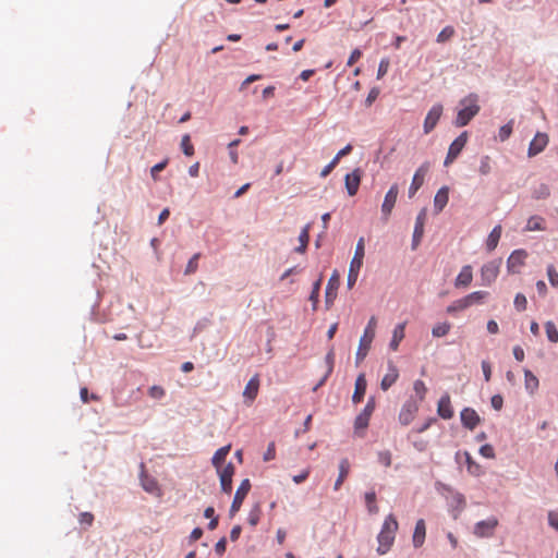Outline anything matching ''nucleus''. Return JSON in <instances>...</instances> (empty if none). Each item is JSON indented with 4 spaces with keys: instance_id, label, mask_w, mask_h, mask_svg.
I'll return each mask as SVG.
<instances>
[{
    "instance_id": "f8f14e48",
    "label": "nucleus",
    "mask_w": 558,
    "mask_h": 558,
    "mask_svg": "<svg viewBox=\"0 0 558 558\" xmlns=\"http://www.w3.org/2000/svg\"><path fill=\"white\" fill-rule=\"evenodd\" d=\"M340 284V276L337 270L331 274L325 290V304L330 308L337 298V291Z\"/></svg>"
},
{
    "instance_id": "f257e3e1",
    "label": "nucleus",
    "mask_w": 558,
    "mask_h": 558,
    "mask_svg": "<svg viewBox=\"0 0 558 558\" xmlns=\"http://www.w3.org/2000/svg\"><path fill=\"white\" fill-rule=\"evenodd\" d=\"M397 530L398 521L396 520L395 515L390 513L385 518L381 530L377 535V553L379 555H385L389 551L395 542Z\"/></svg>"
},
{
    "instance_id": "f3484780",
    "label": "nucleus",
    "mask_w": 558,
    "mask_h": 558,
    "mask_svg": "<svg viewBox=\"0 0 558 558\" xmlns=\"http://www.w3.org/2000/svg\"><path fill=\"white\" fill-rule=\"evenodd\" d=\"M428 171V163H423L414 173L411 185L409 187V197H413L418 189L423 185L425 173Z\"/></svg>"
},
{
    "instance_id": "20e7f679",
    "label": "nucleus",
    "mask_w": 558,
    "mask_h": 558,
    "mask_svg": "<svg viewBox=\"0 0 558 558\" xmlns=\"http://www.w3.org/2000/svg\"><path fill=\"white\" fill-rule=\"evenodd\" d=\"M377 320L375 316H372L365 327L364 333L360 339V344L355 353V364L359 365L367 355L373 339L375 338V328Z\"/></svg>"
},
{
    "instance_id": "bf43d9fd",
    "label": "nucleus",
    "mask_w": 558,
    "mask_h": 558,
    "mask_svg": "<svg viewBox=\"0 0 558 558\" xmlns=\"http://www.w3.org/2000/svg\"><path fill=\"white\" fill-rule=\"evenodd\" d=\"M168 165V159H163L162 161L156 163L155 166L151 167L150 169V174L153 177L154 180L157 179V174L162 171Z\"/></svg>"
},
{
    "instance_id": "4468645a",
    "label": "nucleus",
    "mask_w": 558,
    "mask_h": 558,
    "mask_svg": "<svg viewBox=\"0 0 558 558\" xmlns=\"http://www.w3.org/2000/svg\"><path fill=\"white\" fill-rule=\"evenodd\" d=\"M527 258V252L523 248L514 250L507 259V270L509 274H518L519 268L524 265Z\"/></svg>"
},
{
    "instance_id": "bb28decb",
    "label": "nucleus",
    "mask_w": 558,
    "mask_h": 558,
    "mask_svg": "<svg viewBox=\"0 0 558 558\" xmlns=\"http://www.w3.org/2000/svg\"><path fill=\"white\" fill-rule=\"evenodd\" d=\"M259 388V379L258 376H253L246 384L245 389L243 391V396L248 399L250 401H253L258 392Z\"/></svg>"
},
{
    "instance_id": "f704fd0d",
    "label": "nucleus",
    "mask_w": 558,
    "mask_h": 558,
    "mask_svg": "<svg viewBox=\"0 0 558 558\" xmlns=\"http://www.w3.org/2000/svg\"><path fill=\"white\" fill-rule=\"evenodd\" d=\"M141 485L143 489L147 493H155L158 489V483L155 478L142 474L141 476Z\"/></svg>"
},
{
    "instance_id": "0eeeda50",
    "label": "nucleus",
    "mask_w": 558,
    "mask_h": 558,
    "mask_svg": "<svg viewBox=\"0 0 558 558\" xmlns=\"http://www.w3.org/2000/svg\"><path fill=\"white\" fill-rule=\"evenodd\" d=\"M497 526L498 519L496 517H489L486 520L476 522L473 529V533L475 536L481 538L492 537Z\"/></svg>"
},
{
    "instance_id": "4c0bfd02",
    "label": "nucleus",
    "mask_w": 558,
    "mask_h": 558,
    "mask_svg": "<svg viewBox=\"0 0 558 558\" xmlns=\"http://www.w3.org/2000/svg\"><path fill=\"white\" fill-rule=\"evenodd\" d=\"M464 456H465L468 472L475 476L480 475L481 474V465L473 460L472 456L468 451L464 452Z\"/></svg>"
},
{
    "instance_id": "cd10ccee",
    "label": "nucleus",
    "mask_w": 558,
    "mask_h": 558,
    "mask_svg": "<svg viewBox=\"0 0 558 558\" xmlns=\"http://www.w3.org/2000/svg\"><path fill=\"white\" fill-rule=\"evenodd\" d=\"M350 472V462L343 458L339 462V475L335 482L333 489L338 490Z\"/></svg>"
},
{
    "instance_id": "7ed1b4c3",
    "label": "nucleus",
    "mask_w": 558,
    "mask_h": 558,
    "mask_svg": "<svg viewBox=\"0 0 558 558\" xmlns=\"http://www.w3.org/2000/svg\"><path fill=\"white\" fill-rule=\"evenodd\" d=\"M365 255V245H364V238H360L356 246L354 256L351 259L348 278H347V286L349 289H352L354 284L356 283L360 269L363 265V258Z\"/></svg>"
},
{
    "instance_id": "2eb2a0df",
    "label": "nucleus",
    "mask_w": 558,
    "mask_h": 558,
    "mask_svg": "<svg viewBox=\"0 0 558 558\" xmlns=\"http://www.w3.org/2000/svg\"><path fill=\"white\" fill-rule=\"evenodd\" d=\"M460 420L463 427L470 430H473L481 423V417L477 412L469 407L462 409Z\"/></svg>"
},
{
    "instance_id": "338daca9",
    "label": "nucleus",
    "mask_w": 558,
    "mask_h": 558,
    "mask_svg": "<svg viewBox=\"0 0 558 558\" xmlns=\"http://www.w3.org/2000/svg\"><path fill=\"white\" fill-rule=\"evenodd\" d=\"M276 457V447H275V442H270L264 453V461H270L272 459H275Z\"/></svg>"
},
{
    "instance_id": "473e14b6",
    "label": "nucleus",
    "mask_w": 558,
    "mask_h": 558,
    "mask_svg": "<svg viewBox=\"0 0 558 558\" xmlns=\"http://www.w3.org/2000/svg\"><path fill=\"white\" fill-rule=\"evenodd\" d=\"M372 416L371 412L365 411L364 409L361 411L359 415H356L354 420V429L359 432L360 429H366L369 424V418Z\"/></svg>"
},
{
    "instance_id": "a19ab883",
    "label": "nucleus",
    "mask_w": 558,
    "mask_h": 558,
    "mask_svg": "<svg viewBox=\"0 0 558 558\" xmlns=\"http://www.w3.org/2000/svg\"><path fill=\"white\" fill-rule=\"evenodd\" d=\"M469 306V304L466 303V301L464 300V298H461L459 300H456L453 301L448 307H447V313L448 314H454L457 312H461V311H464L466 310Z\"/></svg>"
},
{
    "instance_id": "c03bdc74",
    "label": "nucleus",
    "mask_w": 558,
    "mask_h": 558,
    "mask_svg": "<svg viewBox=\"0 0 558 558\" xmlns=\"http://www.w3.org/2000/svg\"><path fill=\"white\" fill-rule=\"evenodd\" d=\"M456 34V31L452 26H446L441 29V32L437 35V43L444 44L450 40Z\"/></svg>"
},
{
    "instance_id": "4be33fe9",
    "label": "nucleus",
    "mask_w": 558,
    "mask_h": 558,
    "mask_svg": "<svg viewBox=\"0 0 558 558\" xmlns=\"http://www.w3.org/2000/svg\"><path fill=\"white\" fill-rule=\"evenodd\" d=\"M449 201V187L441 186L434 197V209L436 214L442 211Z\"/></svg>"
},
{
    "instance_id": "49530a36",
    "label": "nucleus",
    "mask_w": 558,
    "mask_h": 558,
    "mask_svg": "<svg viewBox=\"0 0 558 558\" xmlns=\"http://www.w3.org/2000/svg\"><path fill=\"white\" fill-rule=\"evenodd\" d=\"M199 257H201V253H195L190 258V260L187 262L186 267L184 269L185 275L194 274L197 270Z\"/></svg>"
},
{
    "instance_id": "6ab92c4d",
    "label": "nucleus",
    "mask_w": 558,
    "mask_h": 558,
    "mask_svg": "<svg viewBox=\"0 0 558 558\" xmlns=\"http://www.w3.org/2000/svg\"><path fill=\"white\" fill-rule=\"evenodd\" d=\"M366 388H367V381L365 378V374L361 373L357 375V377L355 379V388H354V392L352 395V402L354 404H357L363 401L365 392H366Z\"/></svg>"
},
{
    "instance_id": "393cba45",
    "label": "nucleus",
    "mask_w": 558,
    "mask_h": 558,
    "mask_svg": "<svg viewBox=\"0 0 558 558\" xmlns=\"http://www.w3.org/2000/svg\"><path fill=\"white\" fill-rule=\"evenodd\" d=\"M465 143L466 142H451V144L449 146V149H448V153H447V156H446L445 161H444V166L445 167H448L449 165H451L456 160V158L462 151Z\"/></svg>"
},
{
    "instance_id": "6e6d98bb",
    "label": "nucleus",
    "mask_w": 558,
    "mask_h": 558,
    "mask_svg": "<svg viewBox=\"0 0 558 558\" xmlns=\"http://www.w3.org/2000/svg\"><path fill=\"white\" fill-rule=\"evenodd\" d=\"M378 462L385 466L391 465V452L389 450L378 452Z\"/></svg>"
},
{
    "instance_id": "58836bf2",
    "label": "nucleus",
    "mask_w": 558,
    "mask_h": 558,
    "mask_svg": "<svg viewBox=\"0 0 558 558\" xmlns=\"http://www.w3.org/2000/svg\"><path fill=\"white\" fill-rule=\"evenodd\" d=\"M487 295H488L487 291H474L463 298L466 301V303L469 304V306H472L475 303H480Z\"/></svg>"
},
{
    "instance_id": "423d86ee",
    "label": "nucleus",
    "mask_w": 558,
    "mask_h": 558,
    "mask_svg": "<svg viewBox=\"0 0 558 558\" xmlns=\"http://www.w3.org/2000/svg\"><path fill=\"white\" fill-rule=\"evenodd\" d=\"M502 264L501 258H496L484 264L481 268V280L482 286H490L498 277L500 266Z\"/></svg>"
},
{
    "instance_id": "680f3d73",
    "label": "nucleus",
    "mask_w": 558,
    "mask_h": 558,
    "mask_svg": "<svg viewBox=\"0 0 558 558\" xmlns=\"http://www.w3.org/2000/svg\"><path fill=\"white\" fill-rule=\"evenodd\" d=\"M485 381H489L492 377V365L488 361L483 360L481 363Z\"/></svg>"
},
{
    "instance_id": "9d476101",
    "label": "nucleus",
    "mask_w": 558,
    "mask_h": 558,
    "mask_svg": "<svg viewBox=\"0 0 558 558\" xmlns=\"http://www.w3.org/2000/svg\"><path fill=\"white\" fill-rule=\"evenodd\" d=\"M235 468L232 462H229L223 468L217 469L220 488L225 494H230L232 492V477L234 475Z\"/></svg>"
},
{
    "instance_id": "864d4df0",
    "label": "nucleus",
    "mask_w": 558,
    "mask_h": 558,
    "mask_svg": "<svg viewBox=\"0 0 558 558\" xmlns=\"http://www.w3.org/2000/svg\"><path fill=\"white\" fill-rule=\"evenodd\" d=\"M436 422H437L436 417H434V416L428 417L422 425L414 427L413 432L422 434V433L426 432Z\"/></svg>"
},
{
    "instance_id": "de8ad7c7",
    "label": "nucleus",
    "mask_w": 558,
    "mask_h": 558,
    "mask_svg": "<svg viewBox=\"0 0 558 558\" xmlns=\"http://www.w3.org/2000/svg\"><path fill=\"white\" fill-rule=\"evenodd\" d=\"M413 389L418 398V403L424 400L427 388L423 380L416 379L413 384Z\"/></svg>"
},
{
    "instance_id": "052dcab7",
    "label": "nucleus",
    "mask_w": 558,
    "mask_h": 558,
    "mask_svg": "<svg viewBox=\"0 0 558 558\" xmlns=\"http://www.w3.org/2000/svg\"><path fill=\"white\" fill-rule=\"evenodd\" d=\"M388 69H389V60L383 59L379 62V66H378V71H377V78L380 80L381 77H384L387 74Z\"/></svg>"
},
{
    "instance_id": "6e6552de",
    "label": "nucleus",
    "mask_w": 558,
    "mask_h": 558,
    "mask_svg": "<svg viewBox=\"0 0 558 558\" xmlns=\"http://www.w3.org/2000/svg\"><path fill=\"white\" fill-rule=\"evenodd\" d=\"M251 482L248 478H244L238 487L232 504L229 509V515L232 518L241 508L246 495L251 489Z\"/></svg>"
},
{
    "instance_id": "a211bd4d",
    "label": "nucleus",
    "mask_w": 558,
    "mask_h": 558,
    "mask_svg": "<svg viewBox=\"0 0 558 558\" xmlns=\"http://www.w3.org/2000/svg\"><path fill=\"white\" fill-rule=\"evenodd\" d=\"M437 414L444 420H450L453 417L454 412L448 393L440 397L437 404Z\"/></svg>"
},
{
    "instance_id": "774afa93",
    "label": "nucleus",
    "mask_w": 558,
    "mask_h": 558,
    "mask_svg": "<svg viewBox=\"0 0 558 558\" xmlns=\"http://www.w3.org/2000/svg\"><path fill=\"white\" fill-rule=\"evenodd\" d=\"M548 524L558 531V511L548 512Z\"/></svg>"
},
{
    "instance_id": "b1692460",
    "label": "nucleus",
    "mask_w": 558,
    "mask_h": 558,
    "mask_svg": "<svg viewBox=\"0 0 558 558\" xmlns=\"http://www.w3.org/2000/svg\"><path fill=\"white\" fill-rule=\"evenodd\" d=\"M472 279H473L472 267L470 265H465L462 267L461 271L457 276V278L454 280V286L457 288H460V287L465 288L472 282Z\"/></svg>"
},
{
    "instance_id": "9b49d317",
    "label": "nucleus",
    "mask_w": 558,
    "mask_h": 558,
    "mask_svg": "<svg viewBox=\"0 0 558 558\" xmlns=\"http://www.w3.org/2000/svg\"><path fill=\"white\" fill-rule=\"evenodd\" d=\"M425 221H426V209L423 208L417 214V216L415 218V225H414V230H413L412 241H411V250L412 251H415L422 241V238L424 235Z\"/></svg>"
},
{
    "instance_id": "5701e85b",
    "label": "nucleus",
    "mask_w": 558,
    "mask_h": 558,
    "mask_svg": "<svg viewBox=\"0 0 558 558\" xmlns=\"http://www.w3.org/2000/svg\"><path fill=\"white\" fill-rule=\"evenodd\" d=\"M426 535V526L425 521L423 519H418L415 523L414 533H413V546L415 548L421 547L424 544Z\"/></svg>"
},
{
    "instance_id": "39448f33",
    "label": "nucleus",
    "mask_w": 558,
    "mask_h": 558,
    "mask_svg": "<svg viewBox=\"0 0 558 558\" xmlns=\"http://www.w3.org/2000/svg\"><path fill=\"white\" fill-rule=\"evenodd\" d=\"M441 487L451 494V497L448 498V507L449 511L451 512L452 518L456 520L460 515V513L465 508L466 501L465 497L459 493L456 492L452 487L446 484H441Z\"/></svg>"
},
{
    "instance_id": "a18cd8bd",
    "label": "nucleus",
    "mask_w": 558,
    "mask_h": 558,
    "mask_svg": "<svg viewBox=\"0 0 558 558\" xmlns=\"http://www.w3.org/2000/svg\"><path fill=\"white\" fill-rule=\"evenodd\" d=\"M548 142H530L527 155L529 157H534L537 154L542 153Z\"/></svg>"
},
{
    "instance_id": "37998d69",
    "label": "nucleus",
    "mask_w": 558,
    "mask_h": 558,
    "mask_svg": "<svg viewBox=\"0 0 558 558\" xmlns=\"http://www.w3.org/2000/svg\"><path fill=\"white\" fill-rule=\"evenodd\" d=\"M545 331H546L547 338L550 342H553V343L558 342V329L551 320H548L545 323Z\"/></svg>"
},
{
    "instance_id": "79ce46f5",
    "label": "nucleus",
    "mask_w": 558,
    "mask_h": 558,
    "mask_svg": "<svg viewBox=\"0 0 558 558\" xmlns=\"http://www.w3.org/2000/svg\"><path fill=\"white\" fill-rule=\"evenodd\" d=\"M260 513H262L260 505L257 502L253 506V508L251 509V511L248 513L247 522L250 523V525L256 526L258 524V522L260 520Z\"/></svg>"
},
{
    "instance_id": "2f4dec72",
    "label": "nucleus",
    "mask_w": 558,
    "mask_h": 558,
    "mask_svg": "<svg viewBox=\"0 0 558 558\" xmlns=\"http://www.w3.org/2000/svg\"><path fill=\"white\" fill-rule=\"evenodd\" d=\"M310 225H306L301 230L299 234L300 245L294 248L296 253H304L306 251L310 241Z\"/></svg>"
},
{
    "instance_id": "69168bd1",
    "label": "nucleus",
    "mask_w": 558,
    "mask_h": 558,
    "mask_svg": "<svg viewBox=\"0 0 558 558\" xmlns=\"http://www.w3.org/2000/svg\"><path fill=\"white\" fill-rule=\"evenodd\" d=\"M78 521L81 524H86L90 526L94 522V515L90 512H81L78 517Z\"/></svg>"
},
{
    "instance_id": "7c9ffc66",
    "label": "nucleus",
    "mask_w": 558,
    "mask_h": 558,
    "mask_svg": "<svg viewBox=\"0 0 558 558\" xmlns=\"http://www.w3.org/2000/svg\"><path fill=\"white\" fill-rule=\"evenodd\" d=\"M230 445L219 448L211 458V463L216 469L223 468L222 464L226 460L227 454L230 451Z\"/></svg>"
},
{
    "instance_id": "0e129e2a",
    "label": "nucleus",
    "mask_w": 558,
    "mask_h": 558,
    "mask_svg": "<svg viewBox=\"0 0 558 558\" xmlns=\"http://www.w3.org/2000/svg\"><path fill=\"white\" fill-rule=\"evenodd\" d=\"M227 548V538L223 536L218 539V542L215 544V551L217 555L222 556L226 553Z\"/></svg>"
},
{
    "instance_id": "aec40b11",
    "label": "nucleus",
    "mask_w": 558,
    "mask_h": 558,
    "mask_svg": "<svg viewBox=\"0 0 558 558\" xmlns=\"http://www.w3.org/2000/svg\"><path fill=\"white\" fill-rule=\"evenodd\" d=\"M344 182L348 194L350 196H354L357 193L361 182L360 169H355L351 173H347Z\"/></svg>"
},
{
    "instance_id": "8fccbe9b",
    "label": "nucleus",
    "mask_w": 558,
    "mask_h": 558,
    "mask_svg": "<svg viewBox=\"0 0 558 558\" xmlns=\"http://www.w3.org/2000/svg\"><path fill=\"white\" fill-rule=\"evenodd\" d=\"M325 363L327 365V371H326L327 375H331V373L333 371V365H335V350H333V345H331V348L327 352V354L325 356Z\"/></svg>"
},
{
    "instance_id": "5fc2aeb1",
    "label": "nucleus",
    "mask_w": 558,
    "mask_h": 558,
    "mask_svg": "<svg viewBox=\"0 0 558 558\" xmlns=\"http://www.w3.org/2000/svg\"><path fill=\"white\" fill-rule=\"evenodd\" d=\"M480 454L487 459L495 458V450L492 445L485 444L480 448Z\"/></svg>"
},
{
    "instance_id": "dca6fc26",
    "label": "nucleus",
    "mask_w": 558,
    "mask_h": 558,
    "mask_svg": "<svg viewBox=\"0 0 558 558\" xmlns=\"http://www.w3.org/2000/svg\"><path fill=\"white\" fill-rule=\"evenodd\" d=\"M442 109L444 108L440 104H436L430 108L424 121L425 133L430 132L436 126L442 114Z\"/></svg>"
},
{
    "instance_id": "72a5a7b5",
    "label": "nucleus",
    "mask_w": 558,
    "mask_h": 558,
    "mask_svg": "<svg viewBox=\"0 0 558 558\" xmlns=\"http://www.w3.org/2000/svg\"><path fill=\"white\" fill-rule=\"evenodd\" d=\"M526 231H541L545 230L544 218L539 216H531L527 219L526 226L524 228Z\"/></svg>"
},
{
    "instance_id": "412c9836",
    "label": "nucleus",
    "mask_w": 558,
    "mask_h": 558,
    "mask_svg": "<svg viewBox=\"0 0 558 558\" xmlns=\"http://www.w3.org/2000/svg\"><path fill=\"white\" fill-rule=\"evenodd\" d=\"M399 378L398 367L392 363L388 362V373L383 377L380 381V388L387 391Z\"/></svg>"
},
{
    "instance_id": "c85d7f7f",
    "label": "nucleus",
    "mask_w": 558,
    "mask_h": 558,
    "mask_svg": "<svg viewBox=\"0 0 558 558\" xmlns=\"http://www.w3.org/2000/svg\"><path fill=\"white\" fill-rule=\"evenodd\" d=\"M500 236H501V226L497 225L493 228V230L490 231V233L488 234L487 240H486V248L488 252H492L497 247Z\"/></svg>"
},
{
    "instance_id": "a878e982",
    "label": "nucleus",
    "mask_w": 558,
    "mask_h": 558,
    "mask_svg": "<svg viewBox=\"0 0 558 558\" xmlns=\"http://www.w3.org/2000/svg\"><path fill=\"white\" fill-rule=\"evenodd\" d=\"M404 329H405V323H400L393 328L392 337L389 342L390 350H392V351L398 350L400 342L404 338Z\"/></svg>"
},
{
    "instance_id": "09e8293b",
    "label": "nucleus",
    "mask_w": 558,
    "mask_h": 558,
    "mask_svg": "<svg viewBox=\"0 0 558 558\" xmlns=\"http://www.w3.org/2000/svg\"><path fill=\"white\" fill-rule=\"evenodd\" d=\"M513 304L518 312H523L526 310L527 300L523 293H517Z\"/></svg>"
},
{
    "instance_id": "e433bc0d",
    "label": "nucleus",
    "mask_w": 558,
    "mask_h": 558,
    "mask_svg": "<svg viewBox=\"0 0 558 558\" xmlns=\"http://www.w3.org/2000/svg\"><path fill=\"white\" fill-rule=\"evenodd\" d=\"M320 286H322V278H319L318 280H316L313 283V288H312V291H311V294H310V298H308L310 301L312 302L313 311H316V308H317Z\"/></svg>"
},
{
    "instance_id": "f03ea898",
    "label": "nucleus",
    "mask_w": 558,
    "mask_h": 558,
    "mask_svg": "<svg viewBox=\"0 0 558 558\" xmlns=\"http://www.w3.org/2000/svg\"><path fill=\"white\" fill-rule=\"evenodd\" d=\"M480 111L478 96L470 94L460 100L458 105V112L456 124L458 126L466 125Z\"/></svg>"
},
{
    "instance_id": "ea45409f",
    "label": "nucleus",
    "mask_w": 558,
    "mask_h": 558,
    "mask_svg": "<svg viewBox=\"0 0 558 558\" xmlns=\"http://www.w3.org/2000/svg\"><path fill=\"white\" fill-rule=\"evenodd\" d=\"M451 325L448 322L437 324L432 329V335L435 338L445 337L450 331Z\"/></svg>"
},
{
    "instance_id": "c9c22d12",
    "label": "nucleus",
    "mask_w": 558,
    "mask_h": 558,
    "mask_svg": "<svg viewBox=\"0 0 558 558\" xmlns=\"http://www.w3.org/2000/svg\"><path fill=\"white\" fill-rule=\"evenodd\" d=\"M550 195V189L545 183H539L532 191V197L535 199H545Z\"/></svg>"
},
{
    "instance_id": "13d9d810",
    "label": "nucleus",
    "mask_w": 558,
    "mask_h": 558,
    "mask_svg": "<svg viewBox=\"0 0 558 558\" xmlns=\"http://www.w3.org/2000/svg\"><path fill=\"white\" fill-rule=\"evenodd\" d=\"M240 142H229L228 144V151H229V156H230V159L233 163H236L238 162V150H236V147L239 145Z\"/></svg>"
},
{
    "instance_id": "ddd939ff",
    "label": "nucleus",
    "mask_w": 558,
    "mask_h": 558,
    "mask_svg": "<svg viewBox=\"0 0 558 558\" xmlns=\"http://www.w3.org/2000/svg\"><path fill=\"white\" fill-rule=\"evenodd\" d=\"M398 194H399V186H398V184L395 183L390 186V189L386 193L384 202L381 204V214H383L384 220H388V218L396 205Z\"/></svg>"
},
{
    "instance_id": "e2e57ef3",
    "label": "nucleus",
    "mask_w": 558,
    "mask_h": 558,
    "mask_svg": "<svg viewBox=\"0 0 558 558\" xmlns=\"http://www.w3.org/2000/svg\"><path fill=\"white\" fill-rule=\"evenodd\" d=\"M490 404L494 410L500 411L504 405V398L501 395H494L490 399Z\"/></svg>"
},
{
    "instance_id": "1a4fd4ad",
    "label": "nucleus",
    "mask_w": 558,
    "mask_h": 558,
    "mask_svg": "<svg viewBox=\"0 0 558 558\" xmlns=\"http://www.w3.org/2000/svg\"><path fill=\"white\" fill-rule=\"evenodd\" d=\"M418 409H420L418 401L414 400L413 398H410L409 400H407L403 403V405L400 410L399 416H398L400 424L403 426L409 425L413 421Z\"/></svg>"
},
{
    "instance_id": "c756f323",
    "label": "nucleus",
    "mask_w": 558,
    "mask_h": 558,
    "mask_svg": "<svg viewBox=\"0 0 558 558\" xmlns=\"http://www.w3.org/2000/svg\"><path fill=\"white\" fill-rule=\"evenodd\" d=\"M524 385L530 395H533L538 388V378L530 369H524Z\"/></svg>"
},
{
    "instance_id": "603ef678",
    "label": "nucleus",
    "mask_w": 558,
    "mask_h": 558,
    "mask_svg": "<svg viewBox=\"0 0 558 558\" xmlns=\"http://www.w3.org/2000/svg\"><path fill=\"white\" fill-rule=\"evenodd\" d=\"M490 158L488 156H483L481 158L478 171L481 174L486 175L490 172Z\"/></svg>"
},
{
    "instance_id": "4d7b16f0",
    "label": "nucleus",
    "mask_w": 558,
    "mask_h": 558,
    "mask_svg": "<svg viewBox=\"0 0 558 558\" xmlns=\"http://www.w3.org/2000/svg\"><path fill=\"white\" fill-rule=\"evenodd\" d=\"M165 389L160 386H151L148 390V395L149 397L154 398V399H161L163 396H165Z\"/></svg>"
},
{
    "instance_id": "3c124183",
    "label": "nucleus",
    "mask_w": 558,
    "mask_h": 558,
    "mask_svg": "<svg viewBox=\"0 0 558 558\" xmlns=\"http://www.w3.org/2000/svg\"><path fill=\"white\" fill-rule=\"evenodd\" d=\"M546 272H547L549 283L555 288L558 287V272H557L555 266L548 265L546 268Z\"/></svg>"
}]
</instances>
